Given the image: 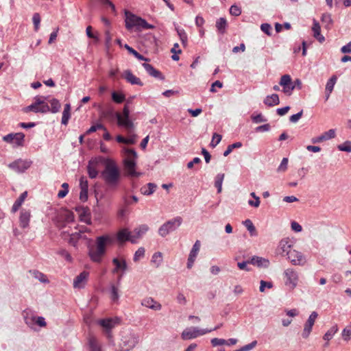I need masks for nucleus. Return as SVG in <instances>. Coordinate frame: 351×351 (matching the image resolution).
Wrapping results in <instances>:
<instances>
[{
    "label": "nucleus",
    "mask_w": 351,
    "mask_h": 351,
    "mask_svg": "<svg viewBox=\"0 0 351 351\" xmlns=\"http://www.w3.org/2000/svg\"><path fill=\"white\" fill-rule=\"evenodd\" d=\"M101 129L103 130H106V127L101 123H97L96 125H92L86 132V134H90L92 132H96L97 130Z\"/></svg>",
    "instance_id": "obj_52"
},
{
    "label": "nucleus",
    "mask_w": 351,
    "mask_h": 351,
    "mask_svg": "<svg viewBox=\"0 0 351 351\" xmlns=\"http://www.w3.org/2000/svg\"><path fill=\"white\" fill-rule=\"evenodd\" d=\"M230 13L232 16H238L241 14V10L236 5H233L230 8Z\"/></svg>",
    "instance_id": "obj_59"
},
{
    "label": "nucleus",
    "mask_w": 351,
    "mask_h": 351,
    "mask_svg": "<svg viewBox=\"0 0 351 351\" xmlns=\"http://www.w3.org/2000/svg\"><path fill=\"white\" fill-rule=\"evenodd\" d=\"M111 299L114 302L117 301L119 295V289L118 287L114 285H111Z\"/></svg>",
    "instance_id": "obj_50"
},
{
    "label": "nucleus",
    "mask_w": 351,
    "mask_h": 351,
    "mask_svg": "<svg viewBox=\"0 0 351 351\" xmlns=\"http://www.w3.org/2000/svg\"><path fill=\"white\" fill-rule=\"evenodd\" d=\"M279 84L283 87L282 91L287 95H291L294 90V86H292V80L289 75L286 74L281 77Z\"/></svg>",
    "instance_id": "obj_13"
},
{
    "label": "nucleus",
    "mask_w": 351,
    "mask_h": 351,
    "mask_svg": "<svg viewBox=\"0 0 351 351\" xmlns=\"http://www.w3.org/2000/svg\"><path fill=\"white\" fill-rule=\"evenodd\" d=\"M182 223L181 217H176L171 220L167 221L162 224L158 229V234L165 237L169 233L175 231Z\"/></svg>",
    "instance_id": "obj_7"
},
{
    "label": "nucleus",
    "mask_w": 351,
    "mask_h": 351,
    "mask_svg": "<svg viewBox=\"0 0 351 351\" xmlns=\"http://www.w3.org/2000/svg\"><path fill=\"white\" fill-rule=\"evenodd\" d=\"M47 97L43 96H36L34 98V101L29 106H27L23 111L28 112H40V113H47L49 112L50 107L48 105V103L45 101Z\"/></svg>",
    "instance_id": "obj_5"
},
{
    "label": "nucleus",
    "mask_w": 351,
    "mask_h": 351,
    "mask_svg": "<svg viewBox=\"0 0 351 351\" xmlns=\"http://www.w3.org/2000/svg\"><path fill=\"white\" fill-rule=\"evenodd\" d=\"M58 254L68 262H71L73 260L71 254L66 250H61Z\"/></svg>",
    "instance_id": "obj_61"
},
{
    "label": "nucleus",
    "mask_w": 351,
    "mask_h": 351,
    "mask_svg": "<svg viewBox=\"0 0 351 351\" xmlns=\"http://www.w3.org/2000/svg\"><path fill=\"white\" fill-rule=\"evenodd\" d=\"M224 176V173H218L215 177V186L217 189L218 193H220L222 191V183Z\"/></svg>",
    "instance_id": "obj_35"
},
{
    "label": "nucleus",
    "mask_w": 351,
    "mask_h": 351,
    "mask_svg": "<svg viewBox=\"0 0 351 351\" xmlns=\"http://www.w3.org/2000/svg\"><path fill=\"white\" fill-rule=\"evenodd\" d=\"M317 317L318 314L315 311L312 312L309 315L308 319L304 325V328L301 334L303 339H306L308 338Z\"/></svg>",
    "instance_id": "obj_10"
},
{
    "label": "nucleus",
    "mask_w": 351,
    "mask_h": 351,
    "mask_svg": "<svg viewBox=\"0 0 351 351\" xmlns=\"http://www.w3.org/2000/svg\"><path fill=\"white\" fill-rule=\"evenodd\" d=\"M156 187L157 186L155 184L148 183L147 186H143L141 189V191L143 195H149L155 191Z\"/></svg>",
    "instance_id": "obj_32"
},
{
    "label": "nucleus",
    "mask_w": 351,
    "mask_h": 351,
    "mask_svg": "<svg viewBox=\"0 0 351 351\" xmlns=\"http://www.w3.org/2000/svg\"><path fill=\"white\" fill-rule=\"evenodd\" d=\"M339 150L346 152H351V141H347L337 146Z\"/></svg>",
    "instance_id": "obj_45"
},
{
    "label": "nucleus",
    "mask_w": 351,
    "mask_h": 351,
    "mask_svg": "<svg viewBox=\"0 0 351 351\" xmlns=\"http://www.w3.org/2000/svg\"><path fill=\"white\" fill-rule=\"evenodd\" d=\"M62 190H60L58 193L59 198L64 197L69 193V184L66 182L62 184Z\"/></svg>",
    "instance_id": "obj_51"
},
{
    "label": "nucleus",
    "mask_w": 351,
    "mask_h": 351,
    "mask_svg": "<svg viewBox=\"0 0 351 351\" xmlns=\"http://www.w3.org/2000/svg\"><path fill=\"white\" fill-rule=\"evenodd\" d=\"M143 66L151 76L160 80L165 79L162 74L159 71L154 68V66L152 64L148 63H143Z\"/></svg>",
    "instance_id": "obj_23"
},
{
    "label": "nucleus",
    "mask_w": 351,
    "mask_h": 351,
    "mask_svg": "<svg viewBox=\"0 0 351 351\" xmlns=\"http://www.w3.org/2000/svg\"><path fill=\"white\" fill-rule=\"evenodd\" d=\"M288 258L293 265H304L306 260L302 254L295 250H289L287 252Z\"/></svg>",
    "instance_id": "obj_12"
},
{
    "label": "nucleus",
    "mask_w": 351,
    "mask_h": 351,
    "mask_svg": "<svg viewBox=\"0 0 351 351\" xmlns=\"http://www.w3.org/2000/svg\"><path fill=\"white\" fill-rule=\"evenodd\" d=\"M88 276V271H83L81 272L73 280V288L78 289L84 288L87 283Z\"/></svg>",
    "instance_id": "obj_15"
},
{
    "label": "nucleus",
    "mask_w": 351,
    "mask_h": 351,
    "mask_svg": "<svg viewBox=\"0 0 351 351\" xmlns=\"http://www.w3.org/2000/svg\"><path fill=\"white\" fill-rule=\"evenodd\" d=\"M264 104L269 107L278 105L280 103L279 97L277 94H272L271 95H267L264 101Z\"/></svg>",
    "instance_id": "obj_28"
},
{
    "label": "nucleus",
    "mask_w": 351,
    "mask_h": 351,
    "mask_svg": "<svg viewBox=\"0 0 351 351\" xmlns=\"http://www.w3.org/2000/svg\"><path fill=\"white\" fill-rule=\"evenodd\" d=\"M49 102L51 104L49 112H51V113H57L58 112H59L61 107V104L58 99L53 98L49 100Z\"/></svg>",
    "instance_id": "obj_38"
},
{
    "label": "nucleus",
    "mask_w": 351,
    "mask_h": 351,
    "mask_svg": "<svg viewBox=\"0 0 351 351\" xmlns=\"http://www.w3.org/2000/svg\"><path fill=\"white\" fill-rule=\"evenodd\" d=\"M123 201L125 206H130L134 203H137L138 201V199L135 195L132 196H128L127 195H124L123 197Z\"/></svg>",
    "instance_id": "obj_44"
},
{
    "label": "nucleus",
    "mask_w": 351,
    "mask_h": 351,
    "mask_svg": "<svg viewBox=\"0 0 351 351\" xmlns=\"http://www.w3.org/2000/svg\"><path fill=\"white\" fill-rule=\"evenodd\" d=\"M226 27H227V21L225 18H223V17L219 18L216 21V28L220 34H225Z\"/></svg>",
    "instance_id": "obj_30"
},
{
    "label": "nucleus",
    "mask_w": 351,
    "mask_h": 351,
    "mask_svg": "<svg viewBox=\"0 0 351 351\" xmlns=\"http://www.w3.org/2000/svg\"><path fill=\"white\" fill-rule=\"evenodd\" d=\"M341 335L343 340L346 341H349L351 339V325L345 328Z\"/></svg>",
    "instance_id": "obj_48"
},
{
    "label": "nucleus",
    "mask_w": 351,
    "mask_h": 351,
    "mask_svg": "<svg viewBox=\"0 0 351 351\" xmlns=\"http://www.w3.org/2000/svg\"><path fill=\"white\" fill-rule=\"evenodd\" d=\"M22 205V194L19 195V197L17 198V199L15 201L14 204H13L11 212L12 213H15L20 207Z\"/></svg>",
    "instance_id": "obj_47"
},
{
    "label": "nucleus",
    "mask_w": 351,
    "mask_h": 351,
    "mask_svg": "<svg viewBox=\"0 0 351 351\" xmlns=\"http://www.w3.org/2000/svg\"><path fill=\"white\" fill-rule=\"evenodd\" d=\"M261 29L267 35H268V36L271 35V25L269 24H268V23H263L261 25Z\"/></svg>",
    "instance_id": "obj_63"
},
{
    "label": "nucleus",
    "mask_w": 351,
    "mask_h": 351,
    "mask_svg": "<svg viewBox=\"0 0 351 351\" xmlns=\"http://www.w3.org/2000/svg\"><path fill=\"white\" fill-rule=\"evenodd\" d=\"M88 345L90 351H101V346L96 338L91 337L88 339Z\"/></svg>",
    "instance_id": "obj_37"
},
{
    "label": "nucleus",
    "mask_w": 351,
    "mask_h": 351,
    "mask_svg": "<svg viewBox=\"0 0 351 351\" xmlns=\"http://www.w3.org/2000/svg\"><path fill=\"white\" fill-rule=\"evenodd\" d=\"M32 21L34 25V29L36 31H37L39 29V25L40 23V16L38 13L34 14Z\"/></svg>",
    "instance_id": "obj_56"
},
{
    "label": "nucleus",
    "mask_w": 351,
    "mask_h": 351,
    "mask_svg": "<svg viewBox=\"0 0 351 351\" xmlns=\"http://www.w3.org/2000/svg\"><path fill=\"white\" fill-rule=\"evenodd\" d=\"M149 230V227L143 224L139 226L138 227L134 228V230L132 232V239L131 243H136L138 239L142 237V236L146 233V232Z\"/></svg>",
    "instance_id": "obj_18"
},
{
    "label": "nucleus",
    "mask_w": 351,
    "mask_h": 351,
    "mask_svg": "<svg viewBox=\"0 0 351 351\" xmlns=\"http://www.w3.org/2000/svg\"><path fill=\"white\" fill-rule=\"evenodd\" d=\"M322 135L324 138V141H327V140H330V139L335 137V131L333 129H330L328 131L323 133Z\"/></svg>",
    "instance_id": "obj_54"
},
{
    "label": "nucleus",
    "mask_w": 351,
    "mask_h": 351,
    "mask_svg": "<svg viewBox=\"0 0 351 351\" xmlns=\"http://www.w3.org/2000/svg\"><path fill=\"white\" fill-rule=\"evenodd\" d=\"M151 262L156 267H158L162 262V254L160 252H155L152 255Z\"/></svg>",
    "instance_id": "obj_36"
},
{
    "label": "nucleus",
    "mask_w": 351,
    "mask_h": 351,
    "mask_svg": "<svg viewBox=\"0 0 351 351\" xmlns=\"http://www.w3.org/2000/svg\"><path fill=\"white\" fill-rule=\"evenodd\" d=\"M119 319H103L99 321V324L103 327L107 333L108 337L112 338L111 330L118 324Z\"/></svg>",
    "instance_id": "obj_14"
},
{
    "label": "nucleus",
    "mask_w": 351,
    "mask_h": 351,
    "mask_svg": "<svg viewBox=\"0 0 351 351\" xmlns=\"http://www.w3.org/2000/svg\"><path fill=\"white\" fill-rule=\"evenodd\" d=\"M116 239L119 244H123L126 241L131 242L132 232L128 228H121L117 232Z\"/></svg>",
    "instance_id": "obj_17"
},
{
    "label": "nucleus",
    "mask_w": 351,
    "mask_h": 351,
    "mask_svg": "<svg viewBox=\"0 0 351 351\" xmlns=\"http://www.w3.org/2000/svg\"><path fill=\"white\" fill-rule=\"evenodd\" d=\"M288 167V158H283L280 165L278 166L277 169L278 172H285L287 171Z\"/></svg>",
    "instance_id": "obj_49"
},
{
    "label": "nucleus",
    "mask_w": 351,
    "mask_h": 351,
    "mask_svg": "<svg viewBox=\"0 0 351 351\" xmlns=\"http://www.w3.org/2000/svg\"><path fill=\"white\" fill-rule=\"evenodd\" d=\"M250 263L254 265H256L259 267H267L269 266V262L267 259H265L259 256H253L250 261Z\"/></svg>",
    "instance_id": "obj_26"
},
{
    "label": "nucleus",
    "mask_w": 351,
    "mask_h": 351,
    "mask_svg": "<svg viewBox=\"0 0 351 351\" xmlns=\"http://www.w3.org/2000/svg\"><path fill=\"white\" fill-rule=\"evenodd\" d=\"M117 125L125 128L128 132L134 128V123L130 119V110L127 105L123 107V113L115 112Z\"/></svg>",
    "instance_id": "obj_6"
},
{
    "label": "nucleus",
    "mask_w": 351,
    "mask_h": 351,
    "mask_svg": "<svg viewBox=\"0 0 351 351\" xmlns=\"http://www.w3.org/2000/svg\"><path fill=\"white\" fill-rule=\"evenodd\" d=\"M3 140L13 146H20L22 145V133H11L3 137Z\"/></svg>",
    "instance_id": "obj_16"
},
{
    "label": "nucleus",
    "mask_w": 351,
    "mask_h": 351,
    "mask_svg": "<svg viewBox=\"0 0 351 351\" xmlns=\"http://www.w3.org/2000/svg\"><path fill=\"white\" fill-rule=\"evenodd\" d=\"M71 117V106L69 104H66L64 105V110L62 112V124L67 125L69 120Z\"/></svg>",
    "instance_id": "obj_29"
},
{
    "label": "nucleus",
    "mask_w": 351,
    "mask_h": 351,
    "mask_svg": "<svg viewBox=\"0 0 351 351\" xmlns=\"http://www.w3.org/2000/svg\"><path fill=\"white\" fill-rule=\"evenodd\" d=\"M125 27L127 29L130 30L135 27L137 30L141 29H149L154 28V26L149 24L145 19L141 17L137 16L132 12L125 10Z\"/></svg>",
    "instance_id": "obj_4"
},
{
    "label": "nucleus",
    "mask_w": 351,
    "mask_h": 351,
    "mask_svg": "<svg viewBox=\"0 0 351 351\" xmlns=\"http://www.w3.org/2000/svg\"><path fill=\"white\" fill-rule=\"evenodd\" d=\"M87 171L90 178H95L98 175V171L96 167V164H93L92 161L88 162L87 166Z\"/></svg>",
    "instance_id": "obj_31"
},
{
    "label": "nucleus",
    "mask_w": 351,
    "mask_h": 351,
    "mask_svg": "<svg viewBox=\"0 0 351 351\" xmlns=\"http://www.w3.org/2000/svg\"><path fill=\"white\" fill-rule=\"evenodd\" d=\"M178 34L182 41V45H186L187 43V35L184 29H178Z\"/></svg>",
    "instance_id": "obj_60"
},
{
    "label": "nucleus",
    "mask_w": 351,
    "mask_h": 351,
    "mask_svg": "<svg viewBox=\"0 0 351 351\" xmlns=\"http://www.w3.org/2000/svg\"><path fill=\"white\" fill-rule=\"evenodd\" d=\"M339 328L337 324L332 326L323 336V339L326 342L324 344V347L329 346L328 341L332 339L334 335L337 332Z\"/></svg>",
    "instance_id": "obj_25"
},
{
    "label": "nucleus",
    "mask_w": 351,
    "mask_h": 351,
    "mask_svg": "<svg viewBox=\"0 0 351 351\" xmlns=\"http://www.w3.org/2000/svg\"><path fill=\"white\" fill-rule=\"evenodd\" d=\"M80 189L88 190V183L85 176H82L80 179Z\"/></svg>",
    "instance_id": "obj_62"
},
{
    "label": "nucleus",
    "mask_w": 351,
    "mask_h": 351,
    "mask_svg": "<svg viewBox=\"0 0 351 351\" xmlns=\"http://www.w3.org/2000/svg\"><path fill=\"white\" fill-rule=\"evenodd\" d=\"M211 332V330L206 329H199L196 327H190L184 329L182 334L181 337L183 340H189L195 339L197 337L202 336L207 333Z\"/></svg>",
    "instance_id": "obj_9"
},
{
    "label": "nucleus",
    "mask_w": 351,
    "mask_h": 351,
    "mask_svg": "<svg viewBox=\"0 0 351 351\" xmlns=\"http://www.w3.org/2000/svg\"><path fill=\"white\" fill-rule=\"evenodd\" d=\"M312 31L313 32V36L321 43L325 40L324 36L321 34V27L319 23L314 19L313 25L312 27Z\"/></svg>",
    "instance_id": "obj_24"
},
{
    "label": "nucleus",
    "mask_w": 351,
    "mask_h": 351,
    "mask_svg": "<svg viewBox=\"0 0 351 351\" xmlns=\"http://www.w3.org/2000/svg\"><path fill=\"white\" fill-rule=\"evenodd\" d=\"M257 344L256 341H253L252 343L245 345L241 348V351H250L252 350Z\"/></svg>",
    "instance_id": "obj_64"
},
{
    "label": "nucleus",
    "mask_w": 351,
    "mask_h": 351,
    "mask_svg": "<svg viewBox=\"0 0 351 351\" xmlns=\"http://www.w3.org/2000/svg\"><path fill=\"white\" fill-rule=\"evenodd\" d=\"M123 77L126 80V81L131 84H136L139 86H143V84L141 80L136 77L130 70H125L123 73Z\"/></svg>",
    "instance_id": "obj_21"
},
{
    "label": "nucleus",
    "mask_w": 351,
    "mask_h": 351,
    "mask_svg": "<svg viewBox=\"0 0 351 351\" xmlns=\"http://www.w3.org/2000/svg\"><path fill=\"white\" fill-rule=\"evenodd\" d=\"M337 77L333 75L327 82L325 90L328 92H332L334 86L337 82Z\"/></svg>",
    "instance_id": "obj_41"
},
{
    "label": "nucleus",
    "mask_w": 351,
    "mask_h": 351,
    "mask_svg": "<svg viewBox=\"0 0 351 351\" xmlns=\"http://www.w3.org/2000/svg\"><path fill=\"white\" fill-rule=\"evenodd\" d=\"M199 248H200V241L197 240L195 241V244L193 245V246L190 252V254H189V256L188 258V261H187V268L191 269L193 267V265L195 262L196 256L199 251Z\"/></svg>",
    "instance_id": "obj_19"
},
{
    "label": "nucleus",
    "mask_w": 351,
    "mask_h": 351,
    "mask_svg": "<svg viewBox=\"0 0 351 351\" xmlns=\"http://www.w3.org/2000/svg\"><path fill=\"white\" fill-rule=\"evenodd\" d=\"M123 152L124 153L123 162L126 176L132 178L141 176L142 173L136 171V160L138 157L136 152L134 149L127 147H123Z\"/></svg>",
    "instance_id": "obj_2"
},
{
    "label": "nucleus",
    "mask_w": 351,
    "mask_h": 351,
    "mask_svg": "<svg viewBox=\"0 0 351 351\" xmlns=\"http://www.w3.org/2000/svg\"><path fill=\"white\" fill-rule=\"evenodd\" d=\"M112 242L113 238L108 234L97 237L96 245L88 246V254L90 260L94 263H101L106 252V245L111 244Z\"/></svg>",
    "instance_id": "obj_1"
},
{
    "label": "nucleus",
    "mask_w": 351,
    "mask_h": 351,
    "mask_svg": "<svg viewBox=\"0 0 351 351\" xmlns=\"http://www.w3.org/2000/svg\"><path fill=\"white\" fill-rule=\"evenodd\" d=\"M138 342V337L133 333L123 336L119 348L116 351H129L134 348Z\"/></svg>",
    "instance_id": "obj_8"
},
{
    "label": "nucleus",
    "mask_w": 351,
    "mask_h": 351,
    "mask_svg": "<svg viewBox=\"0 0 351 351\" xmlns=\"http://www.w3.org/2000/svg\"><path fill=\"white\" fill-rule=\"evenodd\" d=\"M322 22L326 28L330 29L332 24V20L330 14L327 13L323 14L322 16Z\"/></svg>",
    "instance_id": "obj_42"
},
{
    "label": "nucleus",
    "mask_w": 351,
    "mask_h": 351,
    "mask_svg": "<svg viewBox=\"0 0 351 351\" xmlns=\"http://www.w3.org/2000/svg\"><path fill=\"white\" fill-rule=\"evenodd\" d=\"M101 176L107 186L111 189H115L121 178L120 171L115 164H106L104 170L101 172Z\"/></svg>",
    "instance_id": "obj_3"
},
{
    "label": "nucleus",
    "mask_w": 351,
    "mask_h": 351,
    "mask_svg": "<svg viewBox=\"0 0 351 351\" xmlns=\"http://www.w3.org/2000/svg\"><path fill=\"white\" fill-rule=\"evenodd\" d=\"M244 226L246 227L247 230L250 232L251 236H256L257 232L255 226L250 219H246L243 222Z\"/></svg>",
    "instance_id": "obj_39"
},
{
    "label": "nucleus",
    "mask_w": 351,
    "mask_h": 351,
    "mask_svg": "<svg viewBox=\"0 0 351 351\" xmlns=\"http://www.w3.org/2000/svg\"><path fill=\"white\" fill-rule=\"evenodd\" d=\"M134 137H135V136H134L133 137L129 138H126L122 136L121 135H118L116 137V140L118 143H120L132 145V144L135 143Z\"/></svg>",
    "instance_id": "obj_43"
},
{
    "label": "nucleus",
    "mask_w": 351,
    "mask_h": 351,
    "mask_svg": "<svg viewBox=\"0 0 351 351\" xmlns=\"http://www.w3.org/2000/svg\"><path fill=\"white\" fill-rule=\"evenodd\" d=\"M101 116L106 119H113L115 117V112H114L113 109L109 108L102 111Z\"/></svg>",
    "instance_id": "obj_53"
},
{
    "label": "nucleus",
    "mask_w": 351,
    "mask_h": 351,
    "mask_svg": "<svg viewBox=\"0 0 351 351\" xmlns=\"http://www.w3.org/2000/svg\"><path fill=\"white\" fill-rule=\"evenodd\" d=\"M125 48L128 51V52L132 55H134L138 60L148 61V59L144 57L143 55L140 54L138 51L134 49L132 47H130L128 45H125Z\"/></svg>",
    "instance_id": "obj_40"
},
{
    "label": "nucleus",
    "mask_w": 351,
    "mask_h": 351,
    "mask_svg": "<svg viewBox=\"0 0 351 351\" xmlns=\"http://www.w3.org/2000/svg\"><path fill=\"white\" fill-rule=\"evenodd\" d=\"M145 255V249L143 247L138 248L134 256V261L137 262L141 258Z\"/></svg>",
    "instance_id": "obj_55"
},
{
    "label": "nucleus",
    "mask_w": 351,
    "mask_h": 351,
    "mask_svg": "<svg viewBox=\"0 0 351 351\" xmlns=\"http://www.w3.org/2000/svg\"><path fill=\"white\" fill-rule=\"evenodd\" d=\"M80 239H86V236H82L80 234V232H75L72 233L70 235L69 243L73 246L75 247L77 245V243Z\"/></svg>",
    "instance_id": "obj_33"
},
{
    "label": "nucleus",
    "mask_w": 351,
    "mask_h": 351,
    "mask_svg": "<svg viewBox=\"0 0 351 351\" xmlns=\"http://www.w3.org/2000/svg\"><path fill=\"white\" fill-rule=\"evenodd\" d=\"M286 278L285 285L291 289H293L298 284V275L293 269H287L284 271Z\"/></svg>",
    "instance_id": "obj_11"
},
{
    "label": "nucleus",
    "mask_w": 351,
    "mask_h": 351,
    "mask_svg": "<svg viewBox=\"0 0 351 351\" xmlns=\"http://www.w3.org/2000/svg\"><path fill=\"white\" fill-rule=\"evenodd\" d=\"M29 272L32 274V276L35 278L38 279L40 282H43V283H49V280H48L47 276L45 274H44L43 273L40 272L36 270H34L33 271H30Z\"/></svg>",
    "instance_id": "obj_34"
},
{
    "label": "nucleus",
    "mask_w": 351,
    "mask_h": 351,
    "mask_svg": "<svg viewBox=\"0 0 351 351\" xmlns=\"http://www.w3.org/2000/svg\"><path fill=\"white\" fill-rule=\"evenodd\" d=\"M221 135L215 133L213 136V138L210 143V145L215 147L219 143L221 140Z\"/></svg>",
    "instance_id": "obj_58"
},
{
    "label": "nucleus",
    "mask_w": 351,
    "mask_h": 351,
    "mask_svg": "<svg viewBox=\"0 0 351 351\" xmlns=\"http://www.w3.org/2000/svg\"><path fill=\"white\" fill-rule=\"evenodd\" d=\"M112 263L115 266L112 270L113 274L118 273L119 271H125L127 269L128 265L124 259L120 260L117 258H114L112 259Z\"/></svg>",
    "instance_id": "obj_22"
},
{
    "label": "nucleus",
    "mask_w": 351,
    "mask_h": 351,
    "mask_svg": "<svg viewBox=\"0 0 351 351\" xmlns=\"http://www.w3.org/2000/svg\"><path fill=\"white\" fill-rule=\"evenodd\" d=\"M141 304L143 306L149 308L154 311H159L162 308L161 304L154 300L152 298H144L141 302Z\"/></svg>",
    "instance_id": "obj_20"
},
{
    "label": "nucleus",
    "mask_w": 351,
    "mask_h": 351,
    "mask_svg": "<svg viewBox=\"0 0 351 351\" xmlns=\"http://www.w3.org/2000/svg\"><path fill=\"white\" fill-rule=\"evenodd\" d=\"M265 287L268 289H271L273 287V284L271 282H266L265 280H261L260 282V288L259 290L261 292H264Z\"/></svg>",
    "instance_id": "obj_57"
},
{
    "label": "nucleus",
    "mask_w": 351,
    "mask_h": 351,
    "mask_svg": "<svg viewBox=\"0 0 351 351\" xmlns=\"http://www.w3.org/2000/svg\"><path fill=\"white\" fill-rule=\"evenodd\" d=\"M25 322L27 325L35 324L39 326L40 327H45L47 325L45 318L43 317L39 316H34L32 317L31 318H27Z\"/></svg>",
    "instance_id": "obj_27"
},
{
    "label": "nucleus",
    "mask_w": 351,
    "mask_h": 351,
    "mask_svg": "<svg viewBox=\"0 0 351 351\" xmlns=\"http://www.w3.org/2000/svg\"><path fill=\"white\" fill-rule=\"evenodd\" d=\"M112 100L117 104H121L125 100L124 95L117 93V92H113L112 93Z\"/></svg>",
    "instance_id": "obj_46"
}]
</instances>
